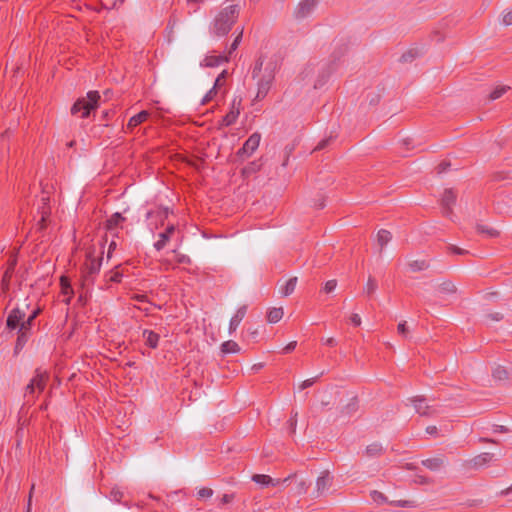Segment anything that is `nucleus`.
<instances>
[{
  "label": "nucleus",
  "mask_w": 512,
  "mask_h": 512,
  "mask_svg": "<svg viewBox=\"0 0 512 512\" xmlns=\"http://www.w3.org/2000/svg\"><path fill=\"white\" fill-rule=\"evenodd\" d=\"M274 69H275L274 63L271 62V63L267 64L265 71L266 72L269 71V72L265 73L258 81V91H257L256 97H255L256 100H262L266 97V95L271 87L272 81L274 80Z\"/></svg>",
  "instance_id": "nucleus-4"
},
{
  "label": "nucleus",
  "mask_w": 512,
  "mask_h": 512,
  "mask_svg": "<svg viewBox=\"0 0 512 512\" xmlns=\"http://www.w3.org/2000/svg\"><path fill=\"white\" fill-rule=\"evenodd\" d=\"M228 76V72L227 70H223L219 75L218 77L216 78L215 80V83H214V86L213 87H216L217 89L222 87L226 81V78Z\"/></svg>",
  "instance_id": "nucleus-46"
},
{
  "label": "nucleus",
  "mask_w": 512,
  "mask_h": 512,
  "mask_svg": "<svg viewBox=\"0 0 512 512\" xmlns=\"http://www.w3.org/2000/svg\"><path fill=\"white\" fill-rule=\"evenodd\" d=\"M296 345H297V342L296 341H292L290 343H288L282 350V353L283 354H288V353H291L295 348H296Z\"/></svg>",
  "instance_id": "nucleus-61"
},
{
  "label": "nucleus",
  "mask_w": 512,
  "mask_h": 512,
  "mask_svg": "<svg viewBox=\"0 0 512 512\" xmlns=\"http://www.w3.org/2000/svg\"><path fill=\"white\" fill-rule=\"evenodd\" d=\"M333 477L328 470L321 472L316 481V497L323 495L332 485Z\"/></svg>",
  "instance_id": "nucleus-11"
},
{
  "label": "nucleus",
  "mask_w": 512,
  "mask_h": 512,
  "mask_svg": "<svg viewBox=\"0 0 512 512\" xmlns=\"http://www.w3.org/2000/svg\"><path fill=\"white\" fill-rule=\"evenodd\" d=\"M337 286V281L335 279H332V280H328L325 284H324V287H323V291L325 293H331L335 290Z\"/></svg>",
  "instance_id": "nucleus-50"
},
{
  "label": "nucleus",
  "mask_w": 512,
  "mask_h": 512,
  "mask_svg": "<svg viewBox=\"0 0 512 512\" xmlns=\"http://www.w3.org/2000/svg\"><path fill=\"white\" fill-rule=\"evenodd\" d=\"M241 102L242 99L240 97H234L229 112L220 121L221 126L229 127L236 122L240 114Z\"/></svg>",
  "instance_id": "nucleus-7"
},
{
  "label": "nucleus",
  "mask_w": 512,
  "mask_h": 512,
  "mask_svg": "<svg viewBox=\"0 0 512 512\" xmlns=\"http://www.w3.org/2000/svg\"><path fill=\"white\" fill-rule=\"evenodd\" d=\"M419 56V51L416 48L409 49L403 53L399 59L401 63H410Z\"/></svg>",
  "instance_id": "nucleus-35"
},
{
  "label": "nucleus",
  "mask_w": 512,
  "mask_h": 512,
  "mask_svg": "<svg viewBox=\"0 0 512 512\" xmlns=\"http://www.w3.org/2000/svg\"><path fill=\"white\" fill-rule=\"evenodd\" d=\"M176 227L174 224H170L166 227L165 231L159 234V240L154 243V247L157 251H161L171 239L175 233Z\"/></svg>",
  "instance_id": "nucleus-15"
},
{
  "label": "nucleus",
  "mask_w": 512,
  "mask_h": 512,
  "mask_svg": "<svg viewBox=\"0 0 512 512\" xmlns=\"http://www.w3.org/2000/svg\"><path fill=\"white\" fill-rule=\"evenodd\" d=\"M213 495V490L211 488L204 487L198 491L199 498H209Z\"/></svg>",
  "instance_id": "nucleus-57"
},
{
  "label": "nucleus",
  "mask_w": 512,
  "mask_h": 512,
  "mask_svg": "<svg viewBox=\"0 0 512 512\" xmlns=\"http://www.w3.org/2000/svg\"><path fill=\"white\" fill-rule=\"evenodd\" d=\"M247 312V306L243 305L238 308L234 316L230 320L229 324V333H233L237 327L239 326L240 322L243 320Z\"/></svg>",
  "instance_id": "nucleus-18"
},
{
  "label": "nucleus",
  "mask_w": 512,
  "mask_h": 512,
  "mask_svg": "<svg viewBox=\"0 0 512 512\" xmlns=\"http://www.w3.org/2000/svg\"><path fill=\"white\" fill-rule=\"evenodd\" d=\"M439 290L444 294H455L457 292V287L450 280H446L439 285Z\"/></svg>",
  "instance_id": "nucleus-39"
},
{
  "label": "nucleus",
  "mask_w": 512,
  "mask_h": 512,
  "mask_svg": "<svg viewBox=\"0 0 512 512\" xmlns=\"http://www.w3.org/2000/svg\"><path fill=\"white\" fill-rule=\"evenodd\" d=\"M124 221L125 217H123L121 213L116 212L106 220L105 228L108 231H113Z\"/></svg>",
  "instance_id": "nucleus-24"
},
{
  "label": "nucleus",
  "mask_w": 512,
  "mask_h": 512,
  "mask_svg": "<svg viewBox=\"0 0 512 512\" xmlns=\"http://www.w3.org/2000/svg\"><path fill=\"white\" fill-rule=\"evenodd\" d=\"M261 140V134L258 132L253 133L249 136V138L244 142L242 148H240L237 152L238 156L246 155L251 156L256 149L259 147Z\"/></svg>",
  "instance_id": "nucleus-10"
},
{
  "label": "nucleus",
  "mask_w": 512,
  "mask_h": 512,
  "mask_svg": "<svg viewBox=\"0 0 512 512\" xmlns=\"http://www.w3.org/2000/svg\"><path fill=\"white\" fill-rule=\"evenodd\" d=\"M414 482L420 485H429L432 483V479L424 476V475H416Z\"/></svg>",
  "instance_id": "nucleus-54"
},
{
  "label": "nucleus",
  "mask_w": 512,
  "mask_h": 512,
  "mask_svg": "<svg viewBox=\"0 0 512 512\" xmlns=\"http://www.w3.org/2000/svg\"><path fill=\"white\" fill-rule=\"evenodd\" d=\"M448 250L451 252V253H454V254H457V255H465V254H468V251L467 250H464L462 248H459L455 245H449L448 246Z\"/></svg>",
  "instance_id": "nucleus-59"
},
{
  "label": "nucleus",
  "mask_w": 512,
  "mask_h": 512,
  "mask_svg": "<svg viewBox=\"0 0 512 512\" xmlns=\"http://www.w3.org/2000/svg\"><path fill=\"white\" fill-rule=\"evenodd\" d=\"M252 480L257 484L266 486L273 482V478L265 474H254Z\"/></svg>",
  "instance_id": "nucleus-41"
},
{
  "label": "nucleus",
  "mask_w": 512,
  "mask_h": 512,
  "mask_svg": "<svg viewBox=\"0 0 512 512\" xmlns=\"http://www.w3.org/2000/svg\"><path fill=\"white\" fill-rule=\"evenodd\" d=\"M48 378L49 375L47 372H42L40 369H37L36 375L31 379L30 383L26 387V393L34 394L36 389H38L39 393L42 392L46 386Z\"/></svg>",
  "instance_id": "nucleus-8"
},
{
  "label": "nucleus",
  "mask_w": 512,
  "mask_h": 512,
  "mask_svg": "<svg viewBox=\"0 0 512 512\" xmlns=\"http://www.w3.org/2000/svg\"><path fill=\"white\" fill-rule=\"evenodd\" d=\"M383 452V447L380 443H372L366 447V454L369 457H377L380 456Z\"/></svg>",
  "instance_id": "nucleus-37"
},
{
  "label": "nucleus",
  "mask_w": 512,
  "mask_h": 512,
  "mask_svg": "<svg viewBox=\"0 0 512 512\" xmlns=\"http://www.w3.org/2000/svg\"><path fill=\"white\" fill-rule=\"evenodd\" d=\"M318 3L319 0H301L294 10V17L297 20L307 18L312 13V11L314 10Z\"/></svg>",
  "instance_id": "nucleus-9"
},
{
  "label": "nucleus",
  "mask_w": 512,
  "mask_h": 512,
  "mask_svg": "<svg viewBox=\"0 0 512 512\" xmlns=\"http://www.w3.org/2000/svg\"><path fill=\"white\" fill-rule=\"evenodd\" d=\"M297 280V277H291L286 282V284L281 288V293L283 294V296H289L294 292Z\"/></svg>",
  "instance_id": "nucleus-36"
},
{
  "label": "nucleus",
  "mask_w": 512,
  "mask_h": 512,
  "mask_svg": "<svg viewBox=\"0 0 512 512\" xmlns=\"http://www.w3.org/2000/svg\"><path fill=\"white\" fill-rule=\"evenodd\" d=\"M142 336L145 339V345L148 346L151 349H156L158 347V342L160 339V336L158 333L144 329L142 332Z\"/></svg>",
  "instance_id": "nucleus-19"
},
{
  "label": "nucleus",
  "mask_w": 512,
  "mask_h": 512,
  "mask_svg": "<svg viewBox=\"0 0 512 512\" xmlns=\"http://www.w3.org/2000/svg\"><path fill=\"white\" fill-rule=\"evenodd\" d=\"M17 334L18 336L14 347L15 355H17L23 349L31 335V331H28L26 327H20Z\"/></svg>",
  "instance_id": "nucleus-17"
},
{
  "label": "nucleus",
  "mask_w": 512,
  "mask_h": 512,
  "mask_svg": "<svg viewBox=\"0 0 512 512\" xmlns=\"http://www.w3.org/2000/svg\"><path fill=\"white\" fill-rule=\"evenodd\" d=\"M492 377L497 381H507L510 378V372L506 367L497 365L492 371Z\"/></svg>",
  "instance_id": "nucleus-26"
},
{
  "label": "nucleus",
  "mask_w": 512,
  "mask_h": 512,
  "mask_svg": "<svg viewBox=\"0 0 512 512\" xmlns=\"http://www.w3.org/2000/svg\"><path fill=\"white\" fill-rule=\"evenodd\" d=\"M392 239V234L386 229H380L377 233V241L381 248H383Z\"/></svg>",
  "instance_id": "nucleus-33"
},
{
  "label": "nucleus",
  "mask_w": 512,
  "mask_h": 512,
  "mask_svg": "<svg viewBox=\"0 0 512 512\" xmlns=\"http://www.w3.org/2000/svg\"><path fill=\"white\" fill-rule=\"evenodd\" d=\"M295 150V144L292 143V144H287L285 147H284V159H283V162H282V166L285 167L287 166L288 164V161H289V157L290 155L294 152Z\"/></svg>",
  "instance_id": "nucleus-43"
},
{
  "label": "nucleus",
  "mask_w": 512,
  "mask_h": 512,
  "mask_svg": "<svg viewBox=\"0 0 512 512\" xmlns=\"http://www.w3.org/2000/svg\"><path fill=\"white\" fill-rule=\"evenodd\" d=\"M242 36H243V28L239 31V33L237 34V36L233 40L232 44L230 45L229 55H231L232 52L235 51L238 48L239 44L242 41Z\"/></svg>",
  "instance_id": "nucleus-45"
},
{
  "label": "nucleus",
  "mask_w": 512,
  "mask_h": 512,
  "mask_svg": "<svg viewBox=\"0 0 512 512\" xmlns=\"http://www.w3.org/2000/svg\"><path fill=\"white\" fill-rule=\"evenodd\" d=\"M421 464L431 471H438L445 465L444 457H433L422 460Z\"/></svg>",
  "instance_id": "nucleus-20"
},
{
  "label": "nucleus",
  "mask_w": 512,
  "mask_h": 512,
  "mask_svg": "<svg viewBox=\"0 0 512 512\" xmlns=\"http://www.w3.org/2000/svg\"><path fill=\"white\" fill-rule=\"evenodd\" d=\"M42 309L40 307L35 308L31 314L27 317V319H23V324L21 327H26L28 331H32V326L34 325L35 319L41 314Z\"/></svg>",
  "instance_id": "nucleus-28"
},
{
  "label": "nucleus",
  "mask_w": 512,
  "mask_h": 512,
  "mask_svg": "<svg viewBox=\"0 0 512 512\" xmlns=\"http://www.w3.org/2000/svg\"><path fill=\"white\" fill-rule=\"evenodd\" d=\"M408 266L411 271L418 272L428 269L429 263L426 260H414L409 262Z\"/></svg>",
  "instance_id": "nucleus-38"
},
{
  "label": "nucleus",
  "mask_w": 512,
  "mask_h": 512,
  "mask_svg": "<svg viewBox=\"0 0 512 512\" xmlns=\"http://www.w3.org/2000/svg\"><path fill=\"white\" fill-rule=\"evenodd\" d=\"M290 480H294L293 491L295 494H298V495L305 494L307 492L309 486L311 485V482L307 481L306 479H303V478L299 479L297 477V474H292V475H289L288 477L284 478L283 484L287 483Z\"/></svg>",
  "instance_id": "nucleus-12"
},
{
  "label": "nucleus",
  "mask_w": 512,
  "mask_h": 512,
  "mask_svg": "<svg viewBox=\"0 0 512 512\" xmlns=\"http://www.w3.org/2000/svg\"><path fill=\"white\" fill-rule=\"evenodd\" d=\"M26 316V310L20 307H15L10 311L6 320V328L10 331L19 330L23 324V319Z\"/></svg>",
  "instance_id": "nucleus-5"
},
{
  "label": "nucleus",
  "mask_w": 512,
  "mask_h": 512,
  "mask_svg": "<svg viewBox=\"0 0 512 512\" xmlns=\"http://www.w3.org/2000/svg\"><path fill=\"white\" fill-rule=\"evenodd\" d=\"M350 321L356 327L361 325V317L357 313H353L351 315Z\"/></svg>",
  "instance_id": "nucleus-62"
},
{
  "label": "nucleus",
  "mask_w": 512,
  "mask_h": 512,
  "mask_svg": "<svg viewBox=\"0 0 512 512\" xmlns=\"http://www.w3.org/2000/svg\"><path fill=\"white\" fill-rule=\"evenodd\" d=\"M334 140V138L332 136L328 137V138H325L323 140H321L318 145L314 148V151H320V150H323L325 149L326 147H328L331 142Z\"/></svg>",
  "instance_id": "nucleus-48"
},
{
  "label": "nucleus",
  "mask_w": 512,
  "mask_h": 512,
  "mask_svg": "<svg viewBox=\"0 0 512 512\" xmlns=\"http://www.w3.org/2000/svg\"><path fill=\"white\" fill-rule=\"evenodd\" d=\"M323 373H321L320 375L314 377V378H311V379H307V380H304L300 386H299V389L300 390H304L308 387H311L316 381L317 379L322 375Z\"/></svg>",
  "instance_id": "nucleus-53"
},
{
  "label": "nucleus",
  "mask_w": 512,
  "mask_h": 512,
  "mask_svg": "<svg viewBox=\"0 0 512 512\" xmlns=\"http://www.w3.org/2000/svg\"><path fill=\"white\" fill-rule=\"evenodd\" d=\"M239 351V345L233 340H228L221 344V352L223 354L237 353Z\"/></svg>",
  "instance_id": "nucleus-31"
},
{
  "label": "nucleus",
  "mask_w": 512,
  "mask_h": 512,
  "mask_svg": "<svg viewBox=\"0 0 512 512\" xmlns=\"http://www.w3.org/2000/svg\"><path fill=\"white\" fill-rule=\"evenodd\" d=\"M16 265H17V257H16V255L11 256L10 259L8 260L7 269L5 270V272L3 274V277H2V280H1V284H2L3 290H8L9 289L10 281L12 279V275L14 273Z\"/></svg>",
  "instance_id": "nucleus-16"
},
{
  "label": "nucleus",
  "mask_w": 512,
  "mask_h": 512,
  "mask_svg": "<svg viewBox=\"0 0 512 512\" xmlns=\"http://www.w3.org/2000/svg\"><path fill=\"white\" fill-rule=\"evenodd\" d=\"M150 116V113L146 110H142L140 111L138 114L132 116L129 121H128V124H127V129H134L135 127H137L138 125L142 124L143 122H145Z\"/></svg>",
  "instance_id": "nucleus-22"
},
{
  "label": "nucleus",
  "mask_w": 512,
  "mask_h": 512,
  "mask_svg": "<svg viewBox=\"0 0 512 512\" xmlns=\"http://www.w3.org/2000/svg\"><path fill=\"white\" fill-rule=\"evenodd\" d=\"M262 66H263V57L260 56L256 62H255V66L253 68V71H252V77L253 78H256L259 76L261 70H262Z\"/></svg>",
  "instance_id": "nucleus-47"
},
{
  "label": "nucleus",
  "mask_w": 512,
  "mask_h": 512,
  "mask_svg": "<svg viewBox=\"0 0 512 512\" xmlns=\"http://www.w3.org/2000/svg\"><path fill=\"white\" fill-rule=\"evenodd\" d=\"M283 315L284 311L282 307L271 308L267 313V321L269 323H277L282 319Z\"/></svg>",
  "instance_id": "nucleus-29"
},
{
  "label": "nucleus",
  "mask_w": 512,
  "mask_h": 512,
  "mask_svg": "<svg viewBox=\"0 0 512 512\" xmlns=\"http://www.w3.org/2000/svg\"><path fill=\"white\" fill-rule=\"evenodd\" d=\"M349 49V42L347 40L341 39L335 46L334 51L332 53V57L334 60H339L342 56H344Z\"/></svg>",
  "instance_id": "nucleus-25"
},
{
  "label": "nucleus",
  "mask_w": 512,
  "mask_h": 512,
  "mask_svg": "<svg viewBox=\"0 0 512 512\" xmlns=\"http://www.w3.org/2000/svg\"><path fill=\"white\" fill-rule=\"evenodd\" d=\"M457 194L452 188L444 190L440 204L442 207V213L445 217H451L453 214V205L456 203Z\"/></svg>",
  "instance_id": "nucleus-6"
},
{
  "label": "nucleus",
  "mask_w": 512,
  "mask_h": 512,
  "mask_svg": "<svg viewBox=\"0 0 512 512\" xmlns=\"http://www.w3.org/2000/svg\"><path fill=\"white\" fill-rule=\"evenodd\" d=\"M486 317L492 321H501L504 318L503 314L499 312L489 313Z\"/></svg>",
  "instance_id": "nucleus-60"
},
{
  "label": "nucleus",
  "mask_w": 512,
  "mask_h": 512,
  "mask_svg": "<svg viewBox=\"0 0 512 512\" xmlns=\"http://www.w3.org/2000/svg\"><path fill=\"white\" fill-rule=\"evenodd\" d=\"M104 243L100 245L99 255L96 256V249L94 246L88 248L86 252V261L81 268L82 286L89 287L94 283V277L100 271L102 264V255L104 253Z\"/></svg>",
  "instance_id": "nucleus-2"
},
{
  "label": "nucleus",
  "mask_w": 512,
  "mask_h": 512,
  "mask_svg": "<svg viewBox=\"0 0 512 512\" xmlns=\"http://www.w3.org/2000/svg\"><path fill=\"white\" fill-rule=\"evenodd\" d=\"M391 505L399 506V507H416V504L414 501L410 500H399V501H392L389 502Z\"/></svg>",
  "instance_id": "nucleus-49"
},
{
  "label": "nucleus",
  "mask_w": 512,
  "mask_h": 512,
  "mask_svg": "<svg viewBox=\"0 0 512 512\" xmlns=\"http://www.w3.org/2000/svg\"><path fill=\"white\" fill-rule=\"evenodd\" d=\"M377 288H378V283H377L376 279L372 276H369L367 284L364 287V293L368 297H371L374 294V292L377 290Z\"/></svg>",
  "instance_id": "nucleus-40"
},
{
  "label": "nucleus",
  "mask_w": 512,
  "mask_h": 512,
  "mask_svg": "<svg viewBox=\"0 0 512 512\" xmlns=\"http://www.w3.org/2000/svg\"><path fill=\"white\" fill-rule=\"evenodd\" d=\"M370 495L373 501L378 504L388 503L387 497L380 491L373 490Z\"/></svg>",
  "instance_id": "nucleus-44"
},
{
  "label": "nucleus",
  "mask_w": 512,
  "mask_h": 512,
  "mask_svg": "<svg viewBox=\"0 0 512 512\" xmlns=\"http://www.w3.org/2000/svg\"><path fill=\"white\" fill-rule=\"evenodd\" d=\"M359 408L357 397H353L350 402L344 406L341 410L342 415L351 416L353 415Z\"/></svg>",
  "instance_id": "nucleus-32"
},
{
  "label": "nucleus",
  "mask_w": 512,
  "mask_h": 512,
  "mask_svg": "<svg viewBox=\"0 0 512 512\" xmlns=\"http://www.w3.org/2000/svg\"><path fill=\"white\" fill-rule=\"evenodd\" d=\"M217 90L218 89L216 87H212L204 96L202 104H206L211 101L217 95Z\"/></svg>",
  "instance_id": "nucleus-52"
},
{
  "label": "nucleus",
  "mask_w": 512,
  "mask_h": 512,
  "mask_svg": "<svg viewBox=\"0 0 512 512\" xmlns=\"http://www.w3.org/2000/svg\"><path fill=\"white\" fill-rule=\"evenodd\" d=\"M61 291L64 295H68L66 302L69 303L71 299V295L73 294V288L70 284V281L67 277L62 276L61 277Z\"/></svg>",
  "instance_id": "nucleus-34"
},
{
  "label": "nucleus",
  "mask_w": 512,
  "mask_h": 512,
  "mask_svg": "<svg viewBox=\"0 0 512 512\" xmlns=\"http://www.w3.org/2000/svg\"><path fill=\"white\" fill-rule=\"evenodd\" d=\"M47 213H43L41 219L38 221L37 226L39 231H43L47 227Z\"/></svg>",
  "instance_id": "nucleus-58"
},
{
  "label": "nucleus",
  "mask_w": 512,
  "mask_h": 512,
  "mask_svg": "<svg viewBox=\"0 0 512 512\" xmlns=\"http://www.w3.org/2000/svg\"><path fill=\"white\" fill-rule=\"evenodd\" d=\"M110 496H111V499L114 500L115 502H118L120 503L124 494L122 491H120L119 489H116V488H113L110 492Z\"/></svg>",
  "instance_id": "nucleus-51"
},
{
  "label": "nucleus",
  "mask_w": 512,
  "mask_h": 512,
  "mask_svg": "<svg viewBox=\"0 0 512 512\" xmlns=\"http://www.w3.org/2000/svg\"><path fill=\"white\" fill-rule=\"evenodd\" d=\"M228 61H229V57L226 55H217V56L211 55V56L205 57V59L201 63V66L217 67L220 64L228 62Z\"/></svg>",
  "instance_id": "nucleus-21"
},
{
  "label": "nucleus",
  "mask_w": 512,
  "mask_h": 512,
  "mask_svg": "<svg viewBox=\"0 0 512 512\" xmlns=\"http://www.w3.org/2000/svg\"><path fill=\"white\" fill-rule=\"evenodd\" d=\"M503 23L507 26L512 25V10L503 16Z\"/></svg>",
  "instance_id": "nucleus-64"
},
{
  "label": "nucleus",
  "mask_w": 512,
  "mask_h": 512,
  "mask_svg": "<svg viewBox=\"0 0 512 512\" xmlns=\"http://www.w3.org/2000/svg\"><path fill=\"white\" fill-rule=\"evenodd\" d=\"M413 403L416 412L420 416H430L434 413V409L429 405H424L426 398L424 396H415L410 398Z\"/></svg>",
  "instance_id": "nucleus-13"
},
{
  "label": "nucleus",
  "mask_w": 512,
  "mask_h": 512,
  "mask_svg": "<svg viewBox=\"0 0 512 512\" xmlns=\"http://www.w3.org/2000/svg\"><path fill=\"white\" fill-rule=\"evenodd\" d=\"M234 499V495L233 494H224L221 498V504H229L230 502H232V500Z\"/></svg>",
  "instance_id": "nucleus-63"
},
{
  "label": "nucleus",
  "mask_w": 512,
  "mask_h": 512,
  "mask_svg": "<svg viewBox=\"0 0 512 512\" xmlns=\"http://www.w3.org/2000/svg\"><path fill=\"white\" fill-rule=\"evenodd\" d=\"M476 230L478 233L487 234L489 237H497L499 235V232L496 229L488 228L482 224H477Z\"/></svg>",
  "instance_id": "nucleus-42"
},
{
  "label": "nucleus",
  "mask_w": 512,
  "mask_h": 512,
  "mask_svg": "<svg viewBox=\"0 0 512 512\" xmlns=\"http://www.w3.org/2000/svg\"><path fill=\"white\" fill-rule=\"evenodd\" d=\"M493 457H494V454H492V453H488V452L481 453V454L475 456L474 458L467 460L465 465L468 468L478 469V468L486 465L490 461H492Z\"/></svg>",
  "instance_id": "nucleus-14"
},
{
  "label": "nucleus",
  "mask_w": 512,
  "mask_h": 512,
  "mask_svg": "<svg viewBox=\"0 0 512 512\" xmlns=\"http://www.w3.org/2000/svg\"><path fill=\"white\" fill-rule=\"evenodd\" d=\"M510 89L511 87L508 85H499L490 92L488 99L491 101L497 100L501 98Z\"/></svg>",
  "instance_id": "nucleus-30"
},
{
  "label": "nucleus",
  "mask_w": 512,
  "mask_h": 512,
  "mask_svg": "<svg viewBox=\"0 0 512 512\" xmlns=\"http://www.w3.org/2000/svg\"><path fill=\"white\" fill-rule=\"evenodd\" d=\"M239 14L240 7L238 4L229 5L223 8L214 19L211 26V32L219 37L227 35L237 21Z\"/></svg>",
  "instance_id": "nucleus-1"
},
{
  "label": "nucleus",
  "mask_w": 512,
  "mask_h": 512,
  "mask_svg": "<svg viewBox=\"0 0 512 512\" xmlns=\"http://www.w3.org/2000/svg\"><path fill=\"white\" fill-rule=\"evenodd\" d=\"M398 333L403 337H407L409 330L406 321H402L397 326Z\"/></svg>",
  "instance_id": "nucleus-56"
},
{
  "label": "nucleus",
  "mask_w": 512,
  "mask_h": 512,
  "mask_svg": "<svg viewBox=\"0 0 512 512\" xmlns=\"http://www.w3.org/2000/svg\"><path fill=\"white\" fill-rule=\"evenodd\" d=\"M450 166L451 163L449 161L444 160L438 164V166L436 167V171L438 174H442L446 172Z\"/></svg>",
  "instance_id": "nucleus-55"
},
{
  "label": "nucleus",
  "mask_w": 512,
  "mask_h": 512,
  "mask_svg": "<svg viewBox=\"0 0 512 512\" xmlns=\"http://www.w3.org/2000/svg\"><path fill=\"white\" fill-rule=\"evenodd\" d=\"M100 94L98 91H89L86 97L78 98L71 107L72 115H79L81 118H88L92 112L99 107Z\"/></svg>",
  "instance_id": "nucleus-3"
},
{
  "label": "nucleus",
  "mask_w": 512,
  "mask_h": 512,
  "mask_svg": "<svg viewBox=\"0 0 512 512\" xmlns=\"http://www.w3.org/2000/svg\"><path fill=\"white\" fill-rule=\"evenodd\" d=\"M121 265L115 266L114 269L110 270L105 274V282L109 283H120L123 272L120 270Z\"/></svg>",
  "instance_id": "nucleus-23"
},
{
  "label": "nucleus",
  "mask_w": 512,
  "mask_h": 512,
  "mask_svg": "<svg viewBox=\"0 0 512 512\" xmlns=\"http://www.w3.org/2000/svg\"><path fill=\"white\" fill-rule=\"evenodd\" d=\"M262 167L261 159L250 162L242 169L244 177H250L252 174L258 172Z\"/></svg>",
  "instance_id": "nucleus-27"
}]
</instances>
